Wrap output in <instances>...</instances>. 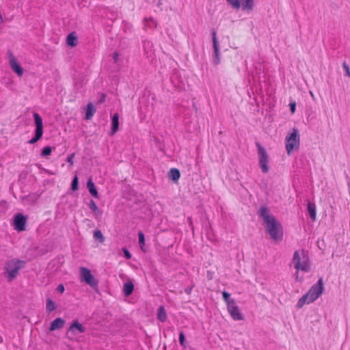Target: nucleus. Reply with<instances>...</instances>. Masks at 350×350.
I'll use <instances>...</instances> for the list:
<instances>
[{
    "label": "nucleus",
    "mask_w": 350,
    "mask_h": 350,
    "mask_svg": "<svg viewBox=\"0 0 350 350\" xmlns=\"http://www.w3.org/2000/svg\"><path fill=\"white\" fill-rule=\"evenodd\" d=\"M179 342L181 346L185 347V334L183 332H180L179 334Z\"/></svg>",
    "instance_id": "nucleus-34"
},
{
    "label": "nucleus",
    "mask_w": 350,
    "mask_h": 350,
    "mask_svg": "<svg viewBox=\"0 0 350 350\" xmlns=\"http://www.w3.org/2000/svg\"><path fill=\"white\" fill-rule=\"evenodd\" d=\"M33 118L36 124V131L35 136L28 142V143L31 144L37 142L42 137L43 134V124L41 116L38 113H34Z\"/></svg>",
    "instance_id": "nucleus-7"
},
{
    "label": "nucleus",
    "mask_w": 350,
    "mask_h": 350,
    "mask_svg": "<svg viewBox=\"0 0 350 350\" xmlns=\"http://www.w3.org/2000/svg\"><path fill=\"white\" fill-rule=\"evenodd\" d=\"M65 321L62 318H57L52 321L50 326V331H54L62 328L64 325Z\"/></svg>",
    "instance_id": "nucleus-16"
},
{
    "label": "nucleus",
    "mask_w": 350,
    "mask_h": 350,
    "mask_svg": "<svg viewBox=\"0 0 350 350\" xmlns=\"http://www.w3.org/2000/svg\"><path fill=\"white\" fill-rule=\"evenodd\" d=\"M96 112V108L91 103H88L86 108L85 119L90 120L92 118Z\"/></svg>",
    "instance_id": "nucleus-19"
},
{
    "label": "nucleus",
    "mask_w": 350,
    "mask_h": 350,
    "mask_svg": "<svg viewBox=\"0 0 350 350\" xmlns=\"http://www.w3.org/2000/svg\"><path fill=\"white\" fill-rule=\"evenodd\" d=\"M69 331L73 334H75L76 331L78 333H83L85 331V328L80 324L77 321H73L69 327Z\"/></svg>",
    "instance_id": "nucleus-14"
},
{
    "label": "nucleus",
    "mask_w": 350,
    "mask_h": 350,
    "mask_svg": "<svg viewBox=\"0 0 350 350\" xmlns=\"http://www.w3.org/2000/svg\"><path fill=\"white\" fill-rule=\"evenodd\" d=\"M169 178L172 180L176 182L180 178V174L178 170L176 168H172L169 172Z\"/></svg>",
    "instance_id": "nucleus-22"
},
{
    "label": "nucleus",
    "mask_w": 350,
    "mask_h": 350,
    "mask_svg": "<svg viewBox=\"0 0 350 350\" xmlns=\"http://www.w3.org/2000/svg\"><path fill=\"white\" fill-rule=\"evenodd\" d=\"M227 309L234 321H241L243 319V315L237 306L236 301L230 302L229 305L227 306Z\"/></svg>",
    "instance_id": "nucleus-9"
},
{
    "label": "nucleus",
    "mask_w": 350,
    "mask_h": 350,
    "mask_svg": "<svg viewBox=\"0 0 350 350\" xmlns=\"http://www.w3.org/2000/svg\"><path fill=\"white\" fill-rule=\"evenodd\" d=\"M80 275L82 281L92 288L98 286V281L91 273L90 270L86 267L80 268Z\"/></svg>",
    "instance_id": "nucleus-8"
},
{
    "label": "nucleus",
    "mask_w": 350,
    "mask_h": 350,
    "mask_svg": "<svg viewBox=\"0 0 350 350\" xmlns=\"http://www.w3.org/2000/svg\"><path fill=\"white\" fill-rule=\"evenodd\" d=\"M324 283L322 278H319L309 291L304 295L297 303V307L301 308L306 304H309L317 300L324 291Z\"/></svg>",
    "instance_id": "nucleus-3"
},
{
    "label": "nucleus",
    "mask_w": 350,
    "mask_h": 350,
    "mask_svg": "<svg viewBox=\"0 0 350 350\" xmlns=\"http://www.w3.org/2000/svg\"><path fill=\"white\" fill-rule=\"evenodd\" d=\"M157 26V21L152 17H146L144 19V28L146 30L152 29Z\"/></svg>",
    "instance_id": "nucleus-15"
},
{
    "label": "nucleus",
    "mask_w": 350,
    "mask_h": 350,
    "mask_svg": "<svg viewBox=\"0 0 350 350\" xmlns=\"http://www.w3.org/2000/svg\"><path fill=\"white\" fill-rule=\"evenodd\" d=\"M123 252L124 256L126 259H130L131 258V254L128 250H126V248H123Z\"/></svg>",
    "instance_id": "nucleus-35"
},
{
    "label": "nucleus",
    "mask_w": 350,
    "mask_h": 350,
    "mask_svg": "<svg viewBox=\"0 0 350 350\" xmlns=\"http://www.w3.org/2000/svg\"><path fill=\"white\" fill-rule=\"evenodd\" d=\"M119 128V115L114 113L112 117V128L111 135H114L118 130Z\"/></svg>",
    "instance_id": "nucleus-17"
},
{
    "label": "nucleus",
    "mask_w": 350,
    "mask_h": 350,
    "mask_svg": "<svg viewBox=\"0 0 350 350\" xmlns=\"http://www.w3.org/2000/svg\"><path fill=\"white\" fill-rule=\"evenodd\" d=\"M93 237L96 240L98 241L100 243H103L105 241V237L100 230H96L94 232Z\"/></svg>",
    "instance_id": "nucleus-27"
},
{
    "label": "nucleus",
    "mask_w": 350,
    "mask_h": 350,
    "mask_svg": "<svg viewBox=\"0 0 350 350\" xmlns=\"http://www.w3.org/2000/svg\"><path fill=\"white\" fill-rule=\"evenodd\" d=\"M57 291L60 293H63L64 292V286L63 284H60L57 287Z\"/></svg>",
    "instance_id": "nucleus-39"
},
{
    "label": "nucleus",
    "mask_w": 350,
    "mask_h": 350,
    "mask_svg": "<svg viewBox=\"0 0 350 350\" xmlns=\"http://www.w3.org/2000/svg\"><path fill=\"white\" fill-rule=\"evenodd\" d=\"M241 8L245 12H252L254 8V0H240Z\"/></svg>",
    "instance_id": "nucleus-13"
},
{
    "label": "nucleus",
    "mask_w": 350,
    "mask_h": 350,
    "mask_svg": "<svg viewBox=\"0 0 350 350\" xmlns=\"http://www.w3.org/2000/svg\"><path fill=\"white\" fill-rule=\"evenodd\" d=\"M74 157H75V154H71L66 159L67 162L69 163L71 165H73V158H74Z\"/></svg>",
    "instance_id": "nucleus-36"
},
{
    "label": "nucleus",
    "mask_w": 350,
    "mask_h": 350,
    "mask_svg": "<svg viewBox=\"0 0 350 350\" xmlns=\"http://www.w3.org/2000/svg\"><path fill=\"white\" fill-rule=\"evenodd\" d=\"M71 189L72 191H77L79 189V181L77 176H75L72 181Z\"/></svg>",
    "instance_id": "nucleus-31"
},
{
    "label": "nucleus",
    "mask_w": 350,
    "mask_h": 350,
    "mask_svg": "<svg viewBox=\"0 0 350 350\" xmlns=\"http://www.w3.org/2000/svg\"><path fill=\"white\" fill-rule=\"evenodd\" d=\"M133 288H134V286L132 282H126L124 284V288H123L124 295L126 296L130 295L133 293Z\"/></svg>",
    "instance_id": "nucleus-24"
},
{
    "label": "nucleus",
    "mask_w": 350,
    "mask_h": 350,
    "mask_svg": "<svg viewBox=\"0 0 350 350\" xmlns=\"http://www.w3.org/2000/svg\"><path fill=\"white\" fill-rule=\"evenodd\" d=\"M118 52H115L113 55V59L115 62H118Z\"/></svg>",
    "instance_id": "nucleus-40"
},
{
    "label": "nucleus",
    "mask_w": 350,
    "mask_h": 350,
    "mask_svg": "<svg viewBox=\"0 0 350 350\" xmlns=\"http://www.w3.org/2000/svg\"><path fill=\"white\" fill-rule=\"evenodd\" d=\"M308 211L310 215V217L313 220L316 218V206L315 204L312 203H308Z\"/></svg>",
    "instance_id": "nucleus-25"
},
{
    "label": "nucleus",
    "mask_w": 350,
    "mask_h": 350,
    "mask_svg": "<svg viewBox=\"0 0 350 350\" xmlns=\"http://www.w3.org/2000/svg\"><path fill=\"white\" fill-rule=\"evenodd\" d=\"M157 319L161 322H165L167 319V314L165 308L163 306H159L157 310Z\"/></svg>",
    "instance_id": "nucleus-21"
},
{
    "label": "nucleus",
    "mask_w": 350,
    "mask_h": 350,
    "mask_svg": "<svg viewBox=\"0 0 350 350\" xmlns=\"http://www.w3.org/2000/svg\"><path fill=\"white\" fill-rule=\"evenodd\" d=\"M310 94L311 96H312V98H314V94H313V93H312V92H310Z\"/></svg>",
    "instance_id": "nucleus-41"
},
{
    "label": "nucleus",
    "mask_w": 350,
    "mask_h": 350,
    "mask_svg": "<svg viewBox=\"0 0 350 350\" xmlns=\"http://www.w3.org/2000/svg\"><path fill=\"white\" fill-rule=\"evenodd\" d=\"M9 62L10 66L12 70L14 71L18 76H22L23 74V70L12 54H10L9 56Z\"/></svg>",
    "instance_id": "nucleus-12"
},
{
    "label": "nucleus",
    "mask_w": 350,
    "mask_h": 350,
    "mask_svg": "<svg viewBox=\"0 0 350 350\" xmlns=\"http://www.w3.org/2000/svg\"><path fill=\"white\" fill-rule=\"evenodd\" d=\"M258 215L262 218L270 237L275 241H281L283 237L282 227L269 209L265 206H261L258 210Z\"/></svg>",
    "instance_id": "nucleus-1"
},
{
    "label": "nucleus",
    "mask_w": 350,
    "mask_h": 350,
    "mask_svg": "<svg viewBox=\"0 0 350 350\" xmlns=\"http://www.w3.org/2000/svg\"><path fill=\"white\" fill-rule=\"evenodd\" d=\"M27 217L22 213H17L14 218V228L17 231H23L25 230Z\"/></svg>",
    "instance_id": "nucleus-10"
},
{
    "label": "nucleus",
    "mask_w": 350,
    "mask_h": 350,
    "mask_svg": "<svg viewBox=\"0 0 350 350\" xmlns=\"http://www.w3.org/2000/svg\"><path fill=\"white\" fill-rule=\"evenodd\" d=\"M67 44L71 46H75L77 44V38L74 32L70 33L67 36Z\"/></svg>",
    "instance_id": "nucleus-23"
},
{
    "label": "nucleus",
    "mask_w": 350,
    "mask_h": 350,
    "mask_svg": "<svg viewBox=\"0 0 350 350\" xmlns=\"http://www.w3.org/2000/svg\"><path fill=\"white\" fill-rule=\"evenodd\" d=\"M25 262L18 259H11L8 260L5 265V271L8 274L9 280L15 278L19 270L23 267Z\"/></svg>",
    "instance_id": "nucleus-4"
},
{
    "label": "nucleus",
    "mask_w": 350,
    "mask_h": 350,
    "mask_svg": "<svg viewBox=\"0 0 350 350\" xmlns=\"http://www.w3.org/2000/svg\"><path fill=\"white\" fill-rule=\"evenodd\" d=\"M46 308V310L49 312H52L53 310H55V304L51 299H47Z\"/></svg>",
    "instance_id": "nucleus-30"
},
{
    "label": "nucleus",
    "mask_w": 350,
    "mask_h": 350,
    "mask_svg": "<svg viewBox=\"0 0 350 350\" xmlns=\"http://www.w3.org/2000/svg\"><path fill=\"white\" fill-rule=\"evenodd\" d=\"M258 151V163L261 171L267 173L269 171V157L266 150L259 143H256Z\"/></svg>",
    "instance_id": "nucleus-6"
},
{
    "label": "nucleus",
    "mask_w": 350,
    "mask_h": 350,
    "mask_svg": "<svg viewBox=\"0 0 350 350\" xmlns=\"http://www.w3.org/2000/svg\"><path fill=\"white\" fill-rule=\"evenodd\" d=\"M342 66L346 72L347 75L350 77V70L348 65L345 62H344Z\"/></svg>",
    "instance_id": "nucleus-37"
},
{
    "label": "nucleus",
    "mask_w": 350,
    "mask_h": 350,
    "mask_svg": "<svg viewBox=\"0 0 350 350\" xmlns=\"http://www.w3.org/2000/svg\"><path fill=\"white\" fill-rule=\"evenodd\" d=\"M227 3L230 5L233 9L239 10L241 8L240 0H226Z\"/></svg>",
    "instance_id": "nucleus-26"
},
{
    "label": "nucleus",
    "mask_w": 350,
    "mask_h": 350,
    "mask_svg": "<svg viewBox=\"0 0 350 350\" xmlns=\"http://www.w3.org/2000/svg\"><path fill=\"white\" fill-rule=\"evenodd\" d=\"M222 296H223V299L225 301V302L226 303L227 306L229 305L230 302L235 301L234 299H230V294L226 291L222 292Z\"/></svg>",
    "instance_id": "nucleus-29"
},
{
    "label": "nucleus",
    "mask_w": 350,
    "mask_h": 350,
    "mask_svg": "<svg viewBox=\"0 0 350 350\" xmlns=\"http://www.w3.org/2000/svg\"><path fill=\"white\" fill-rule=\"evenodd\" d=\"M299 133L297 129H294L285 139V148L288 155L291 154L294 150L299 148Z\"/></svg>",
    "instance_id": "nucleus-5"
},
{
    "label": "nucleus",
    "mask_w": 350,
    "mask_h": 350,
    "mask_svg": "<svg viewBox=\"0 0 350 350\" xmlns=\"http://www.w3.org/2000/svg\"><path fill=\"white\" fill-rule=\"evenodd\" d=\"M143 47L148 57H151L153 54L152 42L148 40L144 41Z\"/></svg>",
    "instance_id": "nucleus-20"
},
{
    "label": "nucleus",
    "mask_w": 350,
    "mask_h": 350,
    "mask_svg": "<svg viewBox=\"0 0 350 350\" xmlns=\"http://www.w3.org/2000/svg\"><path fill=\"white\" fill-rule=\"evenodd\" d=\"M296 103L295 102H293L290 103V109L292 113H293L295 111Z\"/></svg>",
    "instance_id": "nucleus-38"
},
{
    "label": "nucleus",
    "mask_w": 350,
    "mask_h": 350,
    "mask_svg": "<svg viewBox=\"0 0 350 350\" xmlns=\"http://www.w3.org/2000/svg\"><path fill=\"white\" fill-rule=\"evenodd\" d=\"M293 264L295 269V280L301 282L304 277L299 275V271L308 273L310 271L311 265L308 252L304 250L295 251L293 254Z\"/></svg>",
    "instance_id": "nucleus-2"
},
{
    "label": "nucleus",
    "mask_w": 350,
    "mask_h": 350,
    "mask_svg": "<svg viewBox=\"0 0 350 350\" xmlns=\"http://www.w3.org/2000/svg\"><path fill=\"white\" fill-rule=\"evenodd\" d=\"M51 153V148L49 146H46L42 149V151L41 152V156L42 157H46L50 155Z\"/></svg>",
    "instance_id": "nucleus-32"
},
{
    "label": "nucleus",
    "mask_w": 350,
    "mask_h": 350,
    "mask_svg": "<svg viewBox=\"0 0 350 350\" xmlns=\"http://www.w3.org/2000/svg\"><path fill=\"white\" fill-rule=\"evenodd\" d=\"M87 187L88 188V190H89V192L90 193V194L94 197L95 198H98V191L96 189V187L94 184V183L92 181L91 179H90L88 181V183H87Z\"/></svg>",
    "instance_id": "nucleus-18"
},
{
    "label": "nucleus",
    "mask_w": 350,
    "mask_h": 350,
    "mask_svg": "<svg viewBox=\"0 0 350 350\" xmlns=\"http://www.w3.org/2000/svg\"><path fill=\"white\" fill-rule=\"evenodd\" d=\"M90 208L94 212L98 211L97 205L93 200H91L90 202Z\"/></svg>",
    "instance_id": "nucleus-33"
},
{
    "label": "nucleus",
    "mask_w": 350,
    "mask_h": 350,
    "mask_svg": "<svg viewBox=\"0 0 350 350\" xmlns=\"http://www.w3.org/2000/svg\"><path fill=\"white\" fill-rule=\"evenodd\" d=\"M138 237H139V247H140L141 250L144 252L145 251V249H144L145 237H144V234H143L142 232H139Z\"/></svg>",
    "instance_id": "nucleus-28"
},
{
    "label": "nucleus",
    "mask_w": 350,
    "mask_h": 350,
    "mask_svg": "<svg viewBox=\"0 0 350 350\" xmlns=\"http://www.w3.org/2000/svg\"><path fill=\"white\" fill-rule=\"evenodd\" d=\"M213 50H214V55H213V64L217 65L220 62V53H219V45L216 37V32L213 31Z\"/></svg>",
    "instance_id": "nucleus-11"
}]
</instances>
